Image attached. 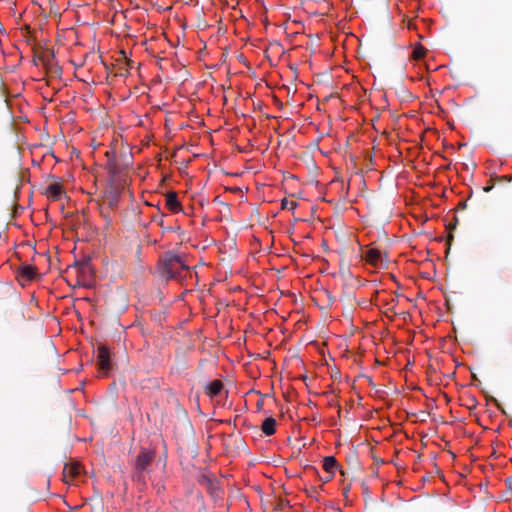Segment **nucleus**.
<instances>
[{"mask_svg":"<svg viewBox=\"0 0 512 512\" xmlns=\"http://www.w3.org/2000/svg\"><path fill=\"white\" fill-rule=\"evenodd\" d=\"M159 271L161 275L167 279L182 280L191 274L190 268L186 259L182 255L166 254L159 263Z\"/></svg>","mask_w":512,"mask_h":512,"instance_id":"obj_1","label":"nucleus"},{"mask_svg":"<svg viewBox=\"0 0 512 512\" xmlns=\"http://www.w3.org/2000/svg\"><path fill=\"white\" fill-rule=\"evenodd\" d=\"M110 350L105 345H99L97 348V365L103 376H107L111 370Z\"/></svg>","mask_w":512,"mask_h":512,"instance_id":"obj_2","label":"nucleus"},{"mask_svg":"<svg viewBox=\"0 0 512 512\" xmlns=\"http://www.w3.org/2000/svg\"><path fill=\"white\" fill-rule=\"evenodd\" d=\"M82 465L79 462H69L63 468V481L72 483L82 472Z\"/></svg>","mask_w":512,"mask_h":512,"instance_id":"obj_3","label":"nucleus"},{"mask_svg":"<svg viewBox=\"0 0 512 512\" xmlns=\"http://www.w3.org/2000/svg\"><path fill=\"white\" fill-rule=\"evenodd\" d=\"M44 194L48 200L58 201L65 195V189L62 183L56 181L46 187Z\"/></svg>","mask_w":512,"mask_h":512,"instance_id":"obj_4","label":"nucleus"},{"mask_svg":"<svg viewBox=\"0 0 512 512\" xmlns=\"http://www.w3.org/2000/svg\"><path fill=\"white\" fill-rule=\"evenodd\" d=\"M154 452L147 449H142L136 459V469L138 471H144L153 461Z\"/></svg>","mask_w":512,"mask_h":512,"instance_id":"obj_5","label":"nucleus"},{"mask_svg":"<svg viewBox=\"0 0 512 512\" xmlns=\"http://www.w3.org/2000/svg\"><path fill=\"white\" fill-rule=\"evenodd\" d=\"M165 205L167 209L173 214H177L183 211L182 205L178 200V195L174 191H169L165 195Z\"/></svg>","mask_w":512,"mask_h":512,"instance_id":"obj_6","label":"nucleus"},{"mask_svg":"<svg viewBox=\"0 0 512 512\" xmlns=\"http://www.w3.org/2000/svg\"><path fill=\"white\" fill-rule=\"evenodd\" d=\"M222 390H223V383L219 379H215V380L211 381L206 386V394L210 398H214V397L218 396Z\"/></svg>","mask_w":512,"mask_h":512,"instance_id":"obj_7","label":"nucleus"},{"mask_svg":"<svg viewBox=\"0 0 512 512\" xmlns=\"http://www.w3.org/2000/svg\"><path fill=\"white\" fill-rule=\"evenodd\" d=\"M37 275V269L32 265H24L19 268V277L26 280L31 281Z\"/></svg>","mask_w":512,"mask_h":512,"instance_id":"obj_8","label":"nucleus"},{"mask_svg":"<svg viewBox=\"0 0 512 512\" xmlns=\"http://www.w3.org/2000/svg\"><path fill=\"white\" fill-rule=\"evenodd\" d=\"M323 469L325 472L329 474V477L331 478L334 476L336 469H337V460L334 456H326L323 459Z\"/></svg>","mask_w":512,"mask_h":512,"instance_id":"obj_9","label":"nucleus"},{"mask_svg":"<svg viewBox=\"0 0 512 512\" xmlns=\"http://www.w3.org/2000/svg\"><path fill=\"white\" fill-rule=\"evenodd\" d=\"M365 260H366L367 263H369V264H371L373 266H376L382 260L381 252L378 249H375V248L368 249L366 254H365Z\"/></svg>","mask_w":512,"mask_h":512,"instance_id":"obj_10","label":"nucleus"},{"mask_svg":"<svg viewBox=\"0 0 512 512\" xmlns=\"http://www.w3.org/2000/svg\"><path fill=\"white\" fill-rule=\"evenodd\" d=\"M276 420L273 417H267L261 425V430L266 436H271L276 432Z\"/></svg>","mask_w":512,"mask_h":512,"instance_id":"obj_11","label":"nucleus"},{"mask_svg":"<svg viewBox=\"0 0 512 512\" xmlns=\"http://www.w3.org/2000/svg\"><path fill=\"white\" fill-rule=\"evenodd\" d=\"M426 55V49L421 44H416L412 51V59L415 61L421 60Z\"/></svg>","mask_w":512,"mask_h":512,"instance_id":"obj_12","label":"nucleus"},{"mask_svg":"<svg viewBox=\"0 0 512 512\" xmlns=\"http://www.w3.org/2000/svg\"><path fill=\"white\" fill-rule=\"evenodd\" d=\"M297 206H298V204L294 200H288L287 198H284L281 201L282 209H287V210L293 211L297 208Z\"/></svg>","mask_w":512,"mask_h":512,"instance_id":"obj_13","label":"nucleus"}]
</instances>
